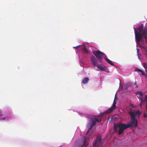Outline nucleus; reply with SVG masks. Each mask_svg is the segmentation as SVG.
<instances>
[{
  "instance_id": "obj_18",
  "label": "nucleus",
  "mask_w": 147,
  "mask_h": 147,
  "mask_svg": "<svg viewBox=\"0 0 147 147\" xmlns=\"http://www.w3.org/2000/svg\"><path fill=\"white\" fill-rule=\"evenodd\" d=\"M140 72L141 73L142 75V76L145 75H146V74H145L144 72L142 70L140 71Z\"/></svg>"
},
{
  "instance_id": "obj_17",
  "label": "nucleus",
  "mask_w": 147,
  "mask_h": 147,
  "mask_svg": "<svg viewBox=\"0 0 147 147\" xmlns=\"http://www.w3.org/2000/svg\"><path fill=\"white\" fill-rule=\"evenodd\" d=\"M143 66L145 69H147V63H144Z\"/></svg>"
},
{
  "instance_id": "obj_23",
  "label": "nucleus",
  "mask_w": 147,
  "mask_h": 147,
  "mask_svg": "<svg viewBox=\"0 0 147 147\" xmlns=\"http://www.w3.org/2000/svg\"><path fill=\"white\" fill-rule=\"evenodd\" d=\"M128 88V86H126L124 87V89H127Z\"/></svg>"
},
{
  "instance_id": "obj_7",
  "label": "nucleus",
  "mask_w": 147,
  "mask_h": 147,
  "mask_svg": "<svg viewBox=\"0 0 147 147\" xmlns=\"http://www.w3.org/2000/svg\"><path fill=\"white\" fill-rule=\"evenodd\" d=\"M116 102L115 99L113 102V105L112 107L110 108L109 109L106 111H105V113L106 114L110 113L111 112L115 110L116 108Z\"/></svg>"
},
{
  "instance_id": "obj_25",
  "label": "nucleus",
  "mask_w": 147,
  "mask_h": 147,
  "mask_svg": "<svg viewBox=\"0 0 147 147\" xmlns=\"http://www.w3.org/2000/svg\"><path fill=\"white\" fill-rule=\"evenodd\" d=\"M79 46H79H77L76 47H75V48H78V47Z\"/></svg>"
},
{
  "instance_id": "obj_24",
  "label": "nucleus",
  "mask_w": 147,
  "mask_h": 147,
  "mask_svg": "<svg viewBox=\"0 0 147 147\" xmlns=\"http://www.w3.org/2000/svg\"><path fill=\"white\" fill-rule=\"evenodd\" d=\"M137 55L138 56V58L140 59V55L138 53V54H137Z\"/></svg>"
},
{
  "instance_id": "obj_14",
  "label": "nucleus",
  "mask_w": 147,
  "mask_h": 147,
  "mask_svg": "<svg viewBox=\"0 0 147 147\" xmlns=\"http://www.w3.org/2000/svg\"><path fill=\"white\" fill-rule=\"evenodd\" d=\"M105 59L108 63L111 65H114V64L112 62V61L109 59L108 58H105Z\"/></svg>"
},
{
  "instance_id": "obj_6",
  "label": "nucleus",
  "mask_w": 147,
  "mask_h": 147,
  "mask_svg": "<svg viewBox=\"0 0 147 147\" xmlns=\"http://www.w3.org/2000/svg\"><path fill=\"white\" fill-rule=\"evenodd\" d=\"M102 139L99 136H98L96 140L93 144V147H99V146L101 144Z\"/></svg>"
},
{
  "instance_id": "obj_1",
  "label": "nucleus",
  "mask_w": 147,
  "mask_h": 147,
  "mask_svg": "<svg viewBox=\"0 0 147 147\" xmlns=\"http://www.w3.org/2000/svg\"><path fill=\"white\" fill-rule=\"evenodd\" d=\"M135 38L137 42L142 41L143 38H144L145 42H147V28L146 27L144 28V24H142L138 28V32L134 28Z\"/></svg>"
},
{
  "instance_id": "obj_16",
  "label": "nucleus",
  "mask_w": 147,
  "mask_h": 147,
  "mask_svg": "<svg viewBox=\"0 0 147 147\" xmlns=\"http://www.w3.org/2000/svg\"><path fill=\"white\" fill-rule=\"evenodd\" d=\"M137 94H139L140 96H142L143 95V93L140 91H139L137 92Z\"/></svg>"
},
{
  "instance_id": "obj_5",
  "label": "nucleus",
  "mask_w": 147,
  "mask_h": 147,
  "mask_svg": "<svg viewBox=\"0 0 147 147\" xmlns=\"http://www.w3.org/2000/svg\"><path fill=\"white\" fill-rule=\"evenodd\" d=\"M93 53L98 60L100 63L102 62V57L103 55H104L106 56L105 55L100 51H93Z\"/></svg>"
},
{
  "instance_id": "obj_12",
  "label": "nucleus",
  "mask_w": 147,
  "mask_h": 147,
  "mask_svg": "<svg viewBox=\"0 0 147 147\" xmlns=\"http://www.w3.org/2000/svg\"><path fill=\"white\" fill-rule=\"evenodd\" d=\"M89 80V79L88 78H85L82 80V82L84 84H85L87 83Z\"/></svg>"
},
{
  "instance_id": "obj_8",
  "label": "nucleus",
  "mask_w": 147,
  "mask_h": 147,
  "mask_svg": "<svg viewBox=\"0 0 147 147\" xmlns=\"http://www.w3.org/2000/svg\"><path fill=\"white\" fill-rule=\"evenodd\" d=\"M88 144L87 142H86L85 140H82L79 143L77 147H86Z\"/></svg>"
},
{
  "instance_id": "obj_22",
  "label": "nucleus",
  "mask_w": 147,
  "mask_h": 147,
  "mask_svg": "<svg viewBox=\"0 0 147 147\" xmlns=\"http://www.w3.org/2000/svg\"><path fill=\"white\" fill-rule=\"evenodd\" d=\"M137 54H138L139 52V49H137Z\"/></svg>"
},
{
  "instance_id": "obj_15",
  "label": "nucleus",
  "mask_w": 147,
  "mask_h": 147,
  "mask_svg": "<svg viewBox=\"0 0 147 147\" xmlns=\"http://www.w3.org/2000/svg\"><path fill=\"white\" fill-rule=\"evenodd\" d=\"M143 100V102L146 101V108H147V95L145 97V98L143 100V99H142Z\"/></svg>"
},
{
  "instance_id": "obj_21",
  "label": "nucleus",
  "mask_w": 147,
  "mask_h": 147,
  "mask_svg": "<svg viewBox=\"0 0 147 147\" xmlns=\"http://www.w3.org/2000/svg\"><path fill=\"white\" fill-rule=\"evenodd\" d=\"M145 54L146 55H147V49H145Z\"/></svg>"
},
{
  "instance_id": "obj_4",
  "label": "nucleus",
  "mask_w": 147,
  "mask_h": 147,
  "mask_svg": "<svg viewBox=\"0 0 147 147\" xmlns=\"http://www.w3.org/2000/svg\"><path fill=\"white\" fill-rule=\"evenodd\" d=\"M124 124L121 123H117L116 124H114L113 127V130L115 132L117 131V127L119 128L118 131V134L119 135L121 134L123 132L124 130L125 129L124 128H122V126Z\"/></svg>"
},
{
  "instance_id": "obj_9",
  "label": "nucleus",
  "mask_w": 147,
  "mask_h": 147,
  "mask_svg": "<svg viewBox=\"0 0 147 147\" xmlns=\"http://www.w3.org/2000/svg\"><path fill=\"white\" fill-rule=\"evenodd\" d=\"M134 111L135 112H134L131 110H130L128 112V113L131 117L130 119H136L135 117L137 115L138 112H135V111Z\"/></svg>"
},
{
  "instance_id": "obj_20",
  "label": "nucleus",
  "mask_w": 147,
  "mask_h": 147,
  "mask_svg": "<svg viewBox=\"0 0 147 147\" xmlns=\"http://www.w3.org/2000/svg\"><path fill=\"white\" fill-rule=\"evenodd\" d=\"M142 99H143V98H141V100L142 102H141V103L140 104V106L141 107V106H142V103L143 102H143V100Z\"/></svg>"
},
{
  "instance_id": "obj_19",
  "label": "nucleus",
  "mask_w": 147,
  "mask_h": 147,
  "mask_svg": "<svg viewBox=\"0 0 147 147\" xmlns=\"http://www.w3.org/2000/svg\"><path fill=\"white\" fill-rule=\"evenodd\" d=\"M141 70H141L140 69H139L138 68H136L135 69V71H139L140 72V71Z\"/></svg>"
},
{
  "instance_id": "obj_13",
  "label": "nucleus",
  "mask_w": 147,
  "mask_h": 147,
  "mask_svg": "<svg viewBox=\"0 0 147 147\" xmlns=\"http://www.w3.org/2000/svg\"><path fill=\"white\" fill-rule=\"evenodd\" d=\"M82 49L84 53L86 54H88L89 53V51L85 46L83 47Z\"/></svg>"
},
{
  "instance_id": "obj_3",
  "label": "nucleus",
  "mask_w": 147,
  "mask_h": 147,
  "mask_svg": "<svg viewBox=\"0 0 147 147\" xmlns=\"http://www.w3.org/2000/svg\"><path fill=\"white\" fill-rule=\"evenodd\" d=\"M138 125V122L136 119H130V122L127 125L124 124L122 126V128H124L125 129L131 127L133 126L134 127H136Z\"/></svg>"
},
{
  "instance_id": "obj_2",
  "label": "nucleus",
  "mask_w": 147,
  "mask_h": 147,
  "mask_svg": "<svg viewBox=\"0 0 147 147\" xmlns=\"http://www.w3.org/2000/svg\"><path fill=\"white\" fill-rule=\"evenodd\" d=\"M101 122V120H99L96 118H90L88 123V125L87 126L88 130L86 133V134H88L89 132L92 127L96 125V122L100 123Z\"/></svg>"
},
{
  "instance_id": "obj_10",
  "label": "nucleus",
  "mask_w": 147,
  "mask_h": 147,
  "mask_svg": "<svg viewBox=\"0 0 147 147\" xmlns=\"http://www.w3.org/2000/svg\"><path fill=\"white\" fill-rule=\"evenodd\" d=\"M92 64L94 66H96L97 65V63L96 59L94 56H92L90 58Z\"/></svg>"
},
{
  "instance_id": "obj_26",
  "label": "nucleus",
  "mask_w": 147,
  "mask_h": 147,
  "mask_svg": "<svg viewBox=\"0 0 147 147\" xmlns=\"http://www.w3.org/2000/svg\"><path fill=\"white\" fill-rule=\"evenodd\" d=\"M146 58L147 59V55H146Z\"/></svg>"
},
{
  "instance_id": "obj_11",
  "label": "nucleus",
  "mask_w": 147,
  "mask_h": 147,
  "mask_svg": "<svg viewBox=\"0 0 147 147\" xmlns=\"http://www.w3.org/2000/svg\"><path fill=\"white\" fill-rule=\"evenodd\" d=\"M96 67L99 69L98 70V71H106L107 69V67H102L100 65H96Z\"/></svg>"
}]
</instances>
